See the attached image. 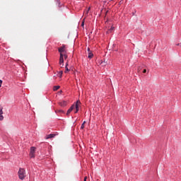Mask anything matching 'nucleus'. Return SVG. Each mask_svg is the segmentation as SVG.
<instances>
[{
	"instance_id": "nucleus-2",
	"label": "nucleus",
	"mask_w": 181,
	"mask_h": 181,
	"mask_svg": "<svg viewBox=\"0 0 181 181\" xmlns=\"http://www.w3.org/2000/svg\"><path fill=\"white\" fill-rule=\"evenodd\" d=\"M58 51L60 53V57H63V54H66V46L62 45L61 47H59Z\"/></svg>"
},
{
	"instance_id": "nucleus-16",
	"label": "nucleus",
	"mask_w": 181,
	"mask_h": 181,
	"mask_svg": "<svg viewBox=\"0 0 181 181\" xmlns=\"http://www.w3.org/2000/svg\"><path fill=\"white\" fill-rule=\"evenodd\" d=\"M63 76V71H59V76L62 77Z\"/></svg>"
},
{
	"instance_id": "nucleus-5",
	"label": "nucleus",
	"mask_w": 181,
	"mask_h": 181,
	"mask_svg": "<svg viewBox=\"0 0 181 181\" xmlns=\"http://www.w3.org/2000/svg\"><path fill=\"white\" fill-rule=\"evenodd\" d=\"M75 108L76 105H73L72 106H71V107L67 110L66 115H70V112H71V111H73V110H74Z\"/></svg>"
},
{
	"instance_id": "nucleus-9",
	"label": "nucleus",
	"mask_w": 181,
	"mask_h": 181,
	"mask_svg": "<svg viewBox=\"0 0 181 181\" xmlns=\"http://www.w3.org/2000/svg\"><path fill=\"white\" fill-rule=\"evenodd\" d=\"M67 66H69V61H67L66 63L65 73H67L68 71H70V69H69V67H67Z\"/></svg>"
},
{
	"instance_id": "nucleus-3",
	"label": "nucleus",
	"mask_w": 181,
	"mask_h": 181,
	"mask_svg": "<svg viewBox=\"0 0 181 181\" xmlns=\"http://www.w3.org/2000/svg\"><path fill=\"white\" fill-rule=\"evenodd\" d=\"M36 152V148L31 147L30 148V158H35V153Z\"/></svg>"
},
{
	"instance_id": "nucleus-6",
	"label": "nucleus",
	"mask_w": 181,
	"mask_h": 181,
	"mask_svg": "<svg viewBox=\"0 0 181 181\" xmlns=\"http://www.w3.org/2000/svg\"><path fill=\"white\" fill-rule=\"evenodd\" d=\"M59 66L60 67H63L64 66V59L63 57H59Z\"/></svg>"
},
{
	"instance_id": "nucleus-20",
	"label": "nucleus",
	"mask_w": 181,
	"mask_h": 181,
	"mask_svg": "<svg viewBox=\"0 0 181 181\" xmlns=\"http://www.w3.org/2000/svg\"><path fill=\"white\" fill-rule=\"evenodd\" d=\"M59 112H61L62 114H64V111L63 110H59Z\"/></svg>"
},
{
	"instance_id": "nucleus-17",
	"label": "nucleus",
	"mask_w": 181,
	"mask_h": 181,
	"mask_svg": "<svg viewBox=\"0 0 181 181\" xmlns=\"http://www.w3.org/2000/svg\"><path fill=\"white\" fill-rule=\"evenodd\" d=\"M112 30H114V27H111V28L108 30V32L110 33Z\"/></svg>"
},
{
	"instance_id": "nucleus-7",
	"label": "nucleus",
	"mask_w": 181,
	"mask_h": 181,
	"mask_svg": "<svg viewBox=\"0 0 181 181\" xmlns=\"http://www.w3.org/2000/svg\"><path fill=\"white\" fill-rule=\"evenodd\" d=\"M56 136V134H51L46 136L45 139H52V138H54Z\"/></svg>"
},
{
	"instance_id": "nucleus-24",
	"label": "nucleus",
	"mask_w": 181,
	"mask_h": 181,
	"mask_svg": "<svg viewBox=\"0 0 181 181\" xmlns=\"http://www.w3.org/2000/svg\"><path fill=\"white\" fill-rule=\"evenodd\" d=\"M103 63H107V62H106V61H104Z\"/></svg>"
},
{
	"instance_id": "nucleus-22",
	"label": "nucleus",
	"mask_w": 181,
	"mask_h": 181,
	"mask_svg": "<svg viewBox=\"0 0 181 181\" xmlns=\"http://www.w3.org/2000/svg\"><path fill=\"white\" fill-rule=\"evenodd\" d=\"M177 46H180V47H181V43L180 44H177Z\"/></svg>"
},
{
	"instance_id": "nucleus-18",
	"label": "nucleus",
	"mask_w": 181,
	"mask_h": 181,
	"mask_svg": "<svg viewBox=\"0 0 181 181\" xmlns=\"http://www.w3.org/2000/svg\"><path fill=\"white\" fill-rule=\"evenodd\" d=\"M2 83H3L2 80H0V88L2 87Z\"/></svg>"
},
{
	"instance_id": "nucleus-4",
	"label": "nucleus",
	"mask_w": 181,
	"mask_h": 181,
	"mask_svg": "<svg viewBox=\"0 0 181 181\" xmlns=\"http://www.w3.org/2000/svg\"><path fill=\"white\" fill-rule=\"evenodd\" d=\"M4 107H0V121H4V115H2L4 114Z\"/></svg>"
},
{
	"instance_id": "nucleus-21",
	"label": "nucleus",
	"mask_w": 181,
	"mask_h": 181,
	"mask_svg": "<svg viewBox=\"0 0 181 181\" xmlns=\"http://www.w3.org/2000/svg\"><path fill=\"white\" fill-rule=\"evenodd\" d=\"M143 73H146V69H144Z\"/></svg>"
},
{
	"instance_id": "nucleus-13",
	"label": "nucleus",
	"mask_w": 181,
	"mask_h": 181,
	"mask_svg": "<svg viewBox=\"0 0 181 181\" xmlns=\"http://www.w3.org/2000/svg\"><path fill=\"white\" fill-rule=\"evenodd\" d=\"M85 124H86V121H84V122H83V124H81V129H84V125H85Z\"/></svg>"
},
{
	"instance_id": "nucleus-19",
	"label": "nucleus",
	"mask_w": 181,
	"mask_h": 181,
	"mask_svg": "<svg viewBox=\"0 0 181 181\" xmlns=\"http://www.w3.org/2000/svg\"><path fill=\"white\" fill-rule=\"evenodd\" d=\"M87 50L88 53L91 52V50H90V47H88Z\"/></svg>"
},
{
	"instance_id": "nucleus-12",
	"label": "nucleus",
	"mask_w": 181,
	"mask_h": 181,
	"mask_svg": "<svg viewBox=\"0 0 181 181\" xmlns=\"http://www.w3.org/2000/svg\"><path fill=\"white\" fill-rule=\"evenodd\" d=\"M75 108H76V110H75V114H77V112H78V107H77V105H75Z\"/></svg>"
},
{
	"instance_id": "nucleus-14",
	"label": "nucleus",
	"mask_w": 181,
	"mask_h": 181,
	"mask_svg": "<svg viewBox=\"0 0 181 181\" xmlns=\"http://www.w3.org/2000/svg\"><path fill=\"white\" fill-rule=\"evenodd\" d=\"M67 57H68V56H67V54H66V53L65 54H63V59H67Z\"/></svg>"
},
{
	"instance_id": "nucleus-1",
	"label": "nucleus",
	"mask_w": 181,
	"mask_h": 181,
	"mask_svg": "<svg viewBox=\"0 0 181 181\" xmlns=\"http://www.w3.org/2000/svg\"><path fill=\"white\" fill-rule=\"evenodd\" d=\"M18 177L21 180H23L26 177V171L23 168H20L18 171Z\"/></svg>"
},
{
	"instance_id": "nucleus-23",
	"label": "nucleus",
	"mask_w": 181,
	"mask_h": 181,
	"mask_svg": "<svg viewBox=\"0 0 181 181\" xmlns=\"http://www.w3.org/2000/svg\"><path fill=\"white\" fill-rule=\"evenodd\" d=\"M82 26H84V22L82 23Z\"/></svg>"
},
{
	"instance_id": "nucleus-15",
	"label": "nucleus",
	"mask_w": 181,
	"mask_h": 181,
	"mask_svg": "<svg viewBox=\"0 0 181 181\" xmlns=\"http://www.w3.org/2000/svg\"><path fill=\"white\" fill-rule=\"evenodd\" d=\"M80 104H81V103H80V101H77L76 104L75 105H77V107H78V105H80Z\"/></svg>"
},
{
	"instance_id": "nucleus-11",
	"label": "nucleus",
	"mask_w": 181,
	"mask_h": 181,
	"mask_svg": "<svg viewBox=\"0 0 181 181\" xmlns=\"http://www.w3.org/2000/svg\"><path fill=\"white\" fill-rule=\"evenodd\" d=\"M59 88H60V86H54L53 90H54V91H57V90H59Z\"/></svg>"
},
{
	"instance_id": "nucleus-10",
	"label": "nucleus",
	"mask_w": 181,
	"mask_h": 181,
	"mask_svg": "<svg viewBox=\"0 0 181 181\" xmlns=\"http://www.w3.org/2000/svg\"><path fill=\"white\" fill-rule=\"evenodd\" d=\"M88 59H93V57H94V54H93V52H88Z\"/></svg>"
},
{
	"instance_id": "nucleus-8",
	"label": "nucleus",
	"mask_w": 181,
	"mask_h": 181,
	"mask_svg": "<svg viewBox=\"0 0 181 181\" xmlns=\"http://www.w3.org/2000/svg\"><path fill=\"white\" fill-rule=\"evenodd\" d=\"M59 105L61 106V107H66V105H67V101L66 100H62L61 102L59 103Z\"/></svg>"
}]
</instances>
